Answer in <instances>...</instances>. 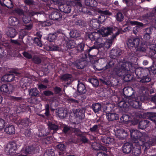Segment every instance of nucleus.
Listing matches in <instances>:
<instances>
[{"label":"nucleus","mask_w":156,"mask_h":156,"mask_svg":"<svg viewBox=\"0 0 156 156\" xmlns=\"http://www.w3.org/2000/svg\"><path fill=\"white\" fill-rule=\"evenodd\" d=\"M98 33H93L88 35V37L92 42L94 41L95 45L89 47L86 50L84 54H82L75 61L73 64L76 68L83 69L86 66L88 61L92 64L93 67L95 70H98L97 65L98 64Z\"/></svg>","instance_id":"nucleus-1"},{"label":"nucleus","mask_w":156,"mask_h":156,"mask_svg":"<svg viewBox=\"0 0 156 156\" xmlns=\"http://www.w3.org/2000/svg\"><path fill=\"white\" fill-rule=\"evenodd\" d=\"M127 49L135 54H137L139 52H142L146 51L145 44H140L139 38L129 39L126 41L125 45Z\"/></svg>","instance_id":"nucleus-2"},{"label":"nucleus","mask_w":156,"mask_h":156,"mask_svg":"<svg viewBox=\"0 0 156 156\" xmlns=\"http://www.w3.org/2000/svg\"><path fill=\"white\" fill-rule=\"evenodd\" d=\"M113 71L116 75L122 77L126 82L130 81L132 80L131 75L129 73L130 72V68L127 66L126 62H123L120 67L115 68Z\"/></svg>","instance_id":"nucleus-3"},{"label":"nucleus","mask_w":156,"mask_h":156,"mask_svg":"<svg viewBox=\"0 0 156 156\" xmlns=\"http://www.w3.org/2000/svg\"><path fill=\"white\" fill-rule=\"evenodd\" d=\"M130 132L133 141L135 144L139 143L140 145H142L144 141L143 139L144 138L145 140H148V136L147 134L142 133L137 130L131 129Z\"/></svg>","instance_id":"nucleus-4"},{"label":"nucleus","mask_w":156,"mask_h":156,"mask_svg":"<svg viewBox=\"0 0 156 156\" xmlns=\"http://www.w3.org/2000/svg\"><path fill=\"white\" fill-rule=\"evenodd\" d=\"M126 98V101H122L118 105L121 108H127L131 106L135 108H139L141 105L140 98Z\"/></svg>","instance_id":"nucleus-5"},{"label":"nucleus","mask_w":156,"mask_h":156,"mask_svg":"<svg viewBox=\"0 0 156 156\" xmlns=\"http://www.w3.org/2000/svg\"><path fill=\"white\" fill-rule=\"evenodd\" d=\"M142 78L140 80V82L143 83L150 82L151 80L150 77L151 75L149 68H142Z\"/></svg>","instance_id":"nucleus-6"},{"label":"nucleus","mask_w":156,"mask_h":156,"mask_svg":"<svg viewBox=\"0 0 156 156\" xmlns=\"http://www.w3.org/2000/svg\"><path fill=\"white\" fill-rule=\"evenodd\" d=\"M126 64L130 68V72L132 73H135L138 78H142V67H138L135 68V67L132 65L131 63L129 62H126Z\"/></svg>","instance_id":"nucleus-7"},{"label":"nucleus","mask_w":156,"mask_h":156,"mask_svg":"<svg viewBox=\"0 0 156 156\" xmlns=\"http://www.w3.org/2000/svg\"><path fill=\"white\" fill-rule=\"evenodd\" d=\"M85 44L84 43H81L78 44L75 47V48L72 50L71 51L69 52L68 55L71 56L72 57H73V55H77L78 53L83 51Z\"/></svg>","instance_id":"nucleus-8"},{"label":"nucleus","mask_w":156,"mask_h":156,"mask_svg":"<svg viewBox=\"0 0 156 156\" xmlns=\"http://www.w3.org/2000/svg\"><path fill=\"white\" fill-rule=\"evenodd\" d=\"M16 148V144L15 142H10L7 145L5 148V151L9 154H12L13 153L16 152L15 150Z\"/></svg>","instance_id":"nucleus-9"},{"label":"nucleus","mask_w":156,"mask_h":156,"mask_svg":"<svg viewBox=\"0 0 156 156\" xmlns=\"http://www.w3.org/2000/svg\"><path fill=\"white\" fill-rule=\"evenodd\" d=\"M131 29L132 27H131V26H128L127 27H126L124 29L123 31L121 29H118V31L115 33V34H113L111 40H109V41L108 42L109 45L108 46V48H110V44H112V40H114L115 38L116 37V36L118 35L119 34H122V32H124L127 31L131 30Z\"/></svg>","instance_id":"nucleus-10"},{"label":"nucleus","mask_w":156,"mask_h":156,"mask_svg":"<svg viewBox=\"0 0 156 156\" xmlns=\"http://www.w3.org/2000/svg\"><path fill=\"white\" fill-rule=\"evenodd\" d=\"M101 136V140L105 144H114L115 140L113 138L109 137L105 135V133L103 134Z\"/></svg>","instance_id":"nucleus-11"},{"label":"nucleus","mask_w":156,"mask_h":156,"mask_svg":"<svg viewBox=\"0 0 156 156\" xmlns=\"http://www.w3.org/2000/svg\"><path fill=\"white\" fill-rule=\"evenodd\" d=\"M62 17L61 13L57 11L52 12L49 15L50 19L53 20H59L62 18Z\"/></svg>","instance_id":"nucleus-12"},{"label":"nucleus","mask_w":156,"mask_h":156,"mask_svg":"<svg viewBox=\"0 0 156 156\" xmlns=\"http://www.w3.org/2000/svg\"><path fill=\"white\" fill-rule=\"evenodd\" d=\"M9 24L12 26H20V21L16 17L14 16L10 17L8 20Z\"/></svg>","instance_id":"nucleus-13"},{"label":"nucleus","mask_w":156,"mask_h":156,"mask_svg":"<svg viewBox=\"0 0 156 156\" xmlns=\"http://www.w3.org/2000/svg\"><path fill=\"white\" fill-rule=\"evenodd\" d=\"M133 148V146L131 143L126 142L122 146V151L124 153L128 154L131 152Z\"/></svg>","instance_id":"nucleus-14"},{"label":"nucleus","mask_w":156,"mask_h":156,"mask_svg":"<svg viewBox=\"0 0 156 156\" xmlns=\"http://www.w3.org/2000/svg\"><path fill=\"white\" fill-rule=\"evenodd\" d=\"M65 45H66L67 50L69 49L70 50V51H68L69 52L71 51L72 50L75 48L76 43L74 40H68L65 41Z\"/></svg>","instance_id":"nucleus-15"},{"label":"nucleus","mask_w":156,"mask_h":156,"mask_svg":"<svg viewBox=\"0 0 156 156\" xmlns=\"http://www.w3.org/2000/svg\"><path fill=\"white\" fill-rule=\"evenodd\" d=\"M59 9L61 12L66 13H68L71 11V6L69 4H62L59 6Z\"/></svg>","instance_id":"nucleus-16"},{"label":"nucleus","mask_w":156,"mask_h":156,"mask_svg":"<svg viewBox=\"0 0 156 156\" xmlns=\"http://www.w3.org/2000/svg\"><path fill=\"white\" fill-rule=\"evenodd\" d=\"M122 54V51L119 48L112 49L110 52V56L111 58L116 59L117 57Z\"/></svg>","instance_id":"nucleus-17"},{"label":"nucleus","mask_w":156,"mask_h":156,"mask_svg":"<svg viewBox=\"0 0 156 156\" xmlns=\"http://www.w3.org/2000/svg\"><path fill=\"white\" fill-rule=\"evenodd\" d=\"M112 28L108 27H102L101 29V34L102 37H105L112 33Z\"/></svg>","instance_id":"nucleus-18"},{"label":"nucleus","mask_w":156,"mask_h":156,"mask_svg":"<svg viewBox=\"0 0 156 156\" xmlns=\"http://www.w3.org/2000/svg\"><path fill=\"white\" fill-rule=\"evenodd\" d=\"M15 78V76L13 74H9L3 76L1 78V80L4 82H10L14 80Z\"/></svg>","instance_id":"nucleus-19"},{"label":"nucleus","mask_w":156,"mask_h":156,"mask_svg":"<svg viewBox=\"0 0 156 156\" xmlns=\"http://www.w3.org/2000/svg\"><path fill=\"white\" fill-rule=\"evenodd\" d=\"M135 146L134 147L132 151V153L134 156H139L141 153V146L142 145H140L139 143L135 144Z\"/></svg>","instance_id":"nucleus-20"},{"label":"nucleus","mask_w":156,"mask_h":156,"mask_svg":"<svg viewBox=\"0 0 156 156\" xmlns=\"http://www.w3.org/2000/svg\"><path fill=\"white\" fill-rule=\"evenodd\" d=\"M77 90L80 94H85L87 91L85 85L83 83L79 82L77 85Z\"/></svg>","instance_id":"nucleus-21"},{"label":"nucleus","mask_w":156,"mask_h":156,"mask_svg":"<svg viewBox=\"0 0 156 156\" xmlns=\"http://www.w3.org/2000/svg\"><path fill=\"white\" fill-rule=\"evenodd\" d=\"M58 116L61 119H63L65 117L67 114V112L63 108H58Z\"/></svg>","instance_id":"nucleus-22"},{"label":"nucleus","mask_w":156,"mask_h":156,"mask_svg":"<svg viewBox=\"0 0 156 156\" xmlns=\"http://www.w3.org/2000/svg\"><path fill=\"white\" fill-rule=\"evenodd\" d=\"M7 35L11 38H14L16 35V30L14 28L10 27L8 28L6 33Z\"/></svg>","instance_id":"nucleus-23"},{"label":"nucleus","mask_w":156,"mask_h":156,"mask_svg":"<svg viewBox=\"0 0 156 156\" xmlns=\"http://www.w3.org/2000/svg\"><path fill=\"white\" fill-rule=\"evenodd\" d=\"M61 79L65 82H67V83L69 84L72 81V75L68 73L65 74L61 77Z\"/></svg>","instance_id":"nucleus-24"},{"label":"nucleus","mask_w":156,"mask_h":156,"mask_svg":"<svg viewBox=\"0 0 156 156\" xmlns=\"http://www.w3.org/2000/svg\"><path fill=\"white\" fill-rule=\"evenodd\" d=\"M148 55L151 58L152 61V62L156 63V48L150 49L149 51Z\"/></svg>","instance_id":"nucleus-25"},{"label":"nucleus","mask_w":156,"mask_h":156,"mask_svg":"<svg viewBox=\"0 0 156 156\" xmlns=\"http://www.w3.org/2000/svg\"><path fill=\"white\" fill-rule=\"evenodd\" d=\"M106 116L109 121H113L119 119L118 114L115 113H107L106 115Z\"/></svg>","instance_id":"nucleus-26"},{"label":"nucleus","mask_w":156,"mask_h":156,"mask_svg":"<svg viewBox=\"0 0 156 156\" xmlns=\"http://www.w3.org/2000/svg\"><path fill=\"white\" fill-rule=\"evenodd\" d=\"M5 131L8 134L11 135L15 133V128L13 126L10 125L6 127Z\"/></svg>","instance_id":"nucleus-27"},{"label":"nucleus","mask_w":156,"mask_h":156,"mask_svg":"<svg viewBox=\"0 0 156 156\" xmlns=\"http://www.w3.org/2000/svg\"><path fill=\"white\" fill-rule=\"evenodd\" d=\"M29 93L31 97H38L39 95V92L37 88H34L29 90Z\"/></svg>","instance_id":"nucleus-28"},{"label":"nucleus","mask_w":156,"mask_h":156,"mask_svg":"<svg viewBox=\"0 0 156 156\" xmlns=\"http://www.w3.org/2000/svg\"><path fill=\"white\" fill-rule=\"evenodd\" d=\"M136 21H133L130 18L126 19L125 20V21L123 22V27L126 26H134L135 25Z\"/></svg>","instance_id":"nucleus-29"},{"label":"nucleus","mask_w":156,"mask_h":156,"mask_svg":"<svg viewBox=\"0 0 156 156\" xmlns=\"http://www.w3.org/2000/svg\"><path fill=\"white\" fill-rule=\"evenodd\" d=\"M98 150H102V151H99L98 152V156H107V155L104 151L106 150L107 149L104 146L101 145H98Z\"/></svg>","instance_id":"nucleus-30"},{"label":"nucleus","mask_w":156,"mask_h":156,"mask_svg":"<svg viewBox=\"0 0 156 156\" xmlns=\"http://www.w3.org/2000/svg\"><path fill=\"white\" fill-rule=\"evenodd\" d=\"M48 125L49 129L53 130L54 132L57 131L59 129L58 125L52 122H48Z\"/></svg>","instance_id":"nucleus-31"},{"label":"nucleus","mask_w":156,"mask_h":156,"mask_svg":"<svg viewBox=\"0 0 156 156\" xmlns=\"http://www.w3.org/2000/svg\"><path fill=\"white\" fill-rule=\"evenodd\" d=\"M118 132L119 133L120 138L124 139L126 138L128 135V133L126 130L124 129H121L118 130Z\"/></svg>","instance_id":"nucleus-32"},{"label":"nucleus","mask_w":156,"mask_h":156,"mask_svg":"<svg viewBox=\"0 0 156 156\" xmlns=\"http://www.w3.org/2000/svg\"><path fill=\"white\" fill-rule=\"evenodd\" d=\"M143 140H144V143L142 144V145H143V147L144 148V149L146 150L147 149L149 148L153 144L152 142L149 140L148 137L147 140H145L144 138L143 139Z\"/></svg>","instance_id":"nucleus-33"},{"label":"nucleus","mask_w":156,"mask_h":156,"mask_svg":"<svg viewBox=\"0 0 156 156\" xmlns=\"http://www.w3.org/2000/svg\"><path fill=\"white\" fill-rule=\"evenodd\" d=\"M146 17L147 19L150 20L151 23L154 22L156 23V17L154 16V14L153 13H148L146 15Z\"/></svg>","instance_id":"nucleus-34"},{"label":"nucleus","mask_w":156,"mask_h":156,"mask_svg":"<svg viewBox=\"0 0 156 156\" xmlns=\"http://www.w3.org/2000/svg\"><path fill=\"white\" fill-rule=\"evenodd\" d=\"M117 61L116 59L111 58V60L105 66V69H107L113 67L115 65L116 62Z\"/></svg>","instance_id":"nucleus-35"},{"label":"nucleus","mask_w":156,"mask_h":156,"mask_svg":"<svg viewBox=\"0 0 156 156\" xmlns=\"http://www.w3.org/2000/svg\"><path fill=\"white\" fill-rule=\"evenodd\" d=\"M0 90L1 92L8 93L11 91V90L9 87V86L6 84H2L0 87Z\"/></svg>","instance_id":"nucleus-36"},{"label":"nucleus","mask_w":156,"mask_h":156,"mask_svg":"<svg viewBox=\"0 0 156 156\" xmlns=\"http://www.w3.org/2000/svg\"><path fill=\"white\" fill-rule=\"evenodd\" d=\"M151 33V29L150 28H146L145 30V33L143 36L144 39L145 40L149 39L150 38Z\"/></svg>","instance_id":"nucleus-37"},{"label":"nucleus","mask_w":156,"mask_h":156,"mask_svg":"<svg viewBox=\"0 0 156 156\" xmlns=\"http://www.w3.org/2000/svg\"><path fill=\"white\" fill-rule=\"evenodd\" d=\"M31 60L33 63L37 65L40 64L42 61L41 57L37 55L33 56Z\"/></svg>","instance_id":"nucleus-38"},{"label":"nucleus","mask_w":156,"mask_h":156,"mask_svg":"<svg viewBox=\"0 0 156 156\" xmlns=\"http://www.w3.org/2000/svg\"><path fill=\"white\" fill-rule=\"evenodd\" d=\"M124 19V16L123 14L120 12H119L116 14V20L119 22H122Z\"/></svg>","instance_id":"nucleus-39"},{"label":"nucleus","mask_w":156,"mask_h":156,"mask_svg":"<svg viewBox=\"0 0 156 156\" xmlns=\"http://www.w3.org/2000/svg\"><path fill=\"white\" fill-rule=\"evenodd\" d=\"M73 112L74 114H76L77 116L79 117L82 116L83 114V108L74 109L73 110Z\"/></svg>","instance_id":"nucleus-40"},{"label":"nucleus","mask_w":156,"mask_h":156,"mask_svg":"<svg viewBox=\"0 0 156 156\" xmlns=\"http://www.w3.org/2000/svg\"><path fill=\"white\" fill-rule=\"evenodd\" d=\"M57 37V36L56 33L50 34L48 35L47 39L50 42H53L56 39Z\"/></svg>","instance_id":"nucleus-41"},{"label":"nucleus","mask_w":156,"mask_h":156,"mask_svg":"<svg viewBox=\"0 0 156 156\" xmlns=\"http://www.w3.org/2000/svg\"><path fill=\"white\" fill-rule=\"evenodd\" d=\"M148 123V122L147 120H143L140 122L139 125V129H143L146 128L147 126Z\"/></svg>","instance_id":"nucleus-42"},{"label":"nucleus","mask_w":156,"mask_h":156,"mask_svg":"<svg viewBox=\"0 0 156 156\" xmlns=\"http://www.w3.org/2000/svg\"><path fill=\"white\" fill-rule=\"evenodd\" d=\"M70 35L72 37L77 38L79 37L80 34L79 31L77 30H72L70 33Z\"/></svg>","instance_id":"nucleus-43"},{"label":"nucleus","mask_w":156,"mask_h":156,"mask_svg":"<svg viewBox=\"0 0 156 156\" xmlns=\"http://www.w3.org/2000/svg\"><path fill=\"white\" fill-rule=\"evenodd\" d=\"M107 16H105L103 15H101L98 17V23L102 24L107 19Z\"/></svg>","instance_id":"nucleus-44"},{"label":"nucleus","mask_w":156,"mask_h":156,"mask_svg":"<svg viewBox=\"0 0 156 156\" xmlns=\"http://www.w3.org/2000/svg\"><path fill=\"white\" fill-rule=\"evenodd\" d=\"M88 81L90 83L94 86L96 87H98V79L94 78H90L88 79Z\"/></svg>","instance_id":"nucleus-45"},{"label":"nucleus","mask_w":156,"mask_h":156,"mask_svg":"<svg viewBox=\"0 0 156 156\" xmlns=\"http://www.w3.org/2000/svg\"><path fill=\"white\" fill-rule=\"evenodd\" d=\"M31 20V16L29 15H23V22L25 23H27Z\"/></svg>","instance_id":"nucleus-46"},{"label":"nucleus","mask_w":156,"mask_h":156,"mask_svg":"<svg viewBox=\"0 0 156 156\" xmlns=\"http://www.w3.org/2000/svg\"><path fill=\"white\" fill-rule=\"evenodd\" d=\"M34 43L37 46L40 47L42 46V44L41 41V39L38 38L37 37H34Z\"/></svg>","instance_id":"nucleus-47"},{"label":"nucleus","mask_w":156,"mask_h":156,"mask_svg":"<svg viewBox=\"0 0 156 156\" xmlns=\"http://www.w3.org/2000/svg\"><path fill=\"white\" fill-rule=\"evenodd\" d=\"M153 63V66L149 67L150 69L151 74H156V63Z\"/></svg>","instance_id":"nucleus-48"},{"label":"nucleus","mask_w":156,"mask_h":156,"mask_svg":"<svg viewBox=\"0 0 156 156\" xmlns=\"http://www.w3.org/2000/svg\"><path fill=\"white\" fill-rule=\"evenodd\" d=\"M148 115V119L156 124V114L150 113Z\"/></svg>","instance_id":"nucleus-49"},{"label":"nucleus","mask_w":156,"mask_h":156,"mask_svg":"<svg viewBox=\"0 0 156 156\" xmlns=\"http://www.w3.org/2000/svg\"><path fill=\"white\" fill-rule=\"evenodd\" d=\"M29 119L27 118L25 120H22L20 121L19 122L20 124L23 125L24 126H28L29 123L30 122Z\"/></svg>","instance_id":"nucleus-50"},{"label":"nucleus","mask_w":156,"mask_h":156,"mask_svg":"<svg viewBox=\"0 0 156 156\" xmlns=\"http://www.w3.org/2000/svg\"><path fill=\"white\" fill-rule=\"evenodd\" d=\"M98 13H101V14L105 16L108 15L110 16L112 15V13L110 12L108 10H102L98 9Z\"/></svg>","instance_id":"nucleus-51"},{"label":"nucleus","mask_w":156,"mask_h":156,"mask_svg":"<svg viewBox=\"0 0 156 156\" xmlns=\"http://www.w3.org/2000/svg\"><path fill=\"white\" fill-rule=\"evenodd\" d=\"M13 12H14L20 16H23L24 14L23 10L19 8H17L16 9L14 10Z\"/></svg>","instance_id":"nucleus-52"},{"label":"nucleus","mask_w":156,"mask_h":156,"mask_svg":"<svg viewBox=\"0 0 156 156\" xmlns=\"http://www.w3.org/2000/svg\"><path fill=\"white\" fill-rule=\"evenodd\" d=\"M130 117L129 115L126 114H124L123 115L120 119L121 120L125 122H128L130 120Z\"/></svg>","instance_id":"nucleus-53"},{"label":"nucleus","mask_w":156,"mask_h":156,"mask_svg":"<svg viewBox=\"0 0 156 156\" xmlns=\"http://www.w3.org/2000/svg\"><path fill=\"white\" fill-rule=\"evenodd\" d=\"M34 151L35 148L33 146L28 147L25 150L27 154H30Z\"/></svg>","instance_id":"nucleus-54"},{"label":"nucleus","mask_w":156,"mask_h":156,"mask_svg":"<svg viewBox=\"0 0 156 156\" xmlns=\"http://www.w3.org/2000/svg\"><path fill=\"white\" fill-rule=\"evenodd\" d=\"M54 155L53 151L51 150H47L44 154V156H53Z\"/></svg>","instance_id":"nucleus-55"},{"label":"nucleus","mask_w":156,"mask_h":156,"mask_svg":"<svg viewBox=\"0 0 156 156\" xmlns=\"http://www.w3.org/2000/svg\"><path fill=\"white\" fill-rule=\"evenodd\" d=\"M26 79H27L26 82L24 81L23 83V84H22L21 83H20V85H22V87L23 88H27V87L30 84V83H29L27 81L28 80V78H25V80H26Z\"/></svg>","instance_id":"nucleus-56"},{"label":"nucleus","mask_w":156,"mask_h":156,"mask_svg":"<svg viewBox=\"0 0 156 156\" xmlns=\"http://www.w3.org/2000/svg\"><path fill=\"white\" fill-rule=\"evenodd\" d=\"M53 90L55 93L56 94H59L62 91L61 88L57 86L55 87L54 88Z\"/></svg>","instance_id":"nucleus-57"},{"label":"nucleus","mask_w":156,"mask_h":156,"mask_svg":"<svg viewBox=\"0 0 156 156\" xmlns=\"http://www.w3.org/2000/svg\"><path fill=\"white\" fill-rule=\"evenodd\" d=\"M52 139V138L51 136L48 137L43 139L42 142L43 143L45 144H48L50 143V141Z\"/></svg>","instance_id":"nucleus-58"},{"label":"nucleus","mask_w":156,"mask_h":156,"mask_svg":"<svg viewBox=\"0 0 156 156\" xmlns=\"http://www.w3.org/2000/svg\"><path fill=\"white\" fill-rule=\"evenodd\" d=\"M90 6L96 7L98 5V2L95 0H90Z\"/></svg>","instance_id":"nucleus-59"},{"label":"nucleus","mask_w":156,"mask_h":156,"mask_svg":"<svg viewBox=\"0 0 156 156\" xmlns=\"http://www.w3.org/2000/svg\"><path fill=\"white\" fill-rule=\"evenodd\" d=\"M23 54L24 57L28 59H32V56L31 54L26 51L23 52Z\"/></svg>","instance_id":"nucleus-60"},{"label":"nucleus","mask_w":156,"mask_h":156,"mask_svg":"<svg viewBox=\"0 0 156 156\" xmlns=\"http://www.w3.org/2000/svg\"><path fill=\"white\" fill-rule=\"evenodd\" d=\"M122 2L126 4L128 6H130L133 4V1L132 0H122Z\"/></svg>","instance_id":"nucleus-61"},{"label":"nucleus","mask_w":156,"mask_h":156,"mask_svg":"<svg viewBox=\"0 0 156 156\" xmlns=\"http://www.w3.org/2000/svg\"><path fill=\"white\" fill-rule=\"evenodd\" d=\"M43 94L44 95L47 96L53 95H54V93L52 91L49 90H47L44 91Z\"/></svg>","instance_id":"nucleus-62"},{"label":"nucleus","mask_w":156,"mask_h":156,"mask_svg":"<svg viewBox=\"0 0 156 156\" xmlns=\"http://www.w3.org/2000/svg\"><path fill=\"white\" fill-rule=\"evenodd\" d=\"M102 83L106 85H109L111 82L109 80H107L106 79H105V78H104V79H102L101 80Z\"/></svg>","instance_id":"nucleus-63"},{"label":"nucleus","mask_w":156,"mask_h":156,"mask_svg":"<svg viewBox=\"0 0 156 156\" xmlns=\"http://www.w3.org/2000/svg\"><path fill=\"white\" fill-rule=\"evenodd\" d=\"M57 147L61 151H64L65 149V145L63 144H59L57 146Z\"/></svg>","instance_id":"nucleus-64"}]
</instances>
